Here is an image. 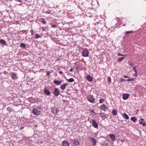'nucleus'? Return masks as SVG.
Instances as JSON below:
<instances>
[{
	"instance_id": "obj_1",
	"label": "nucleus",
	"mask_w": 146,
	"mask_h": 146,
	"mask_svg": "<svg viewBox=\"0 0 146 146\" xmlns=\"http://www.w3.org/2000/svg\"><path fill=\"white\" fill-rule=\"evenodd\" d=\"M89 52L87 48H85L82 52V56L84 57H88L89 56Z\"/></svg>"
},
{
	"instance_id": "obj_2",
	"label": "nucleus",
	"mask_w": 146,
	"mask_h": 146,
	"mask_svg": "<svg viewBox=\"0 0 146 146\" xmlns=\"http://www.w3.org/2000/svg\"><path fill=\"white\" fill-rule=\"evenodd\" d=\"M53 94L55 96L58 97L60 94L58 89L57 88H55Z\"/></svg>"
},
{
	"instance_id": "obj_3",
	"label": "nucleus",
	"mask_w": 146,
	"mask_h": 146,
	"mask_svg": "<svg viewBox=\"0 0 146 146\" xmlns=\"http://www.w3.org/2000/svg\"><path fill=\"white\" fill-rule=\"evenodd\" d=\"M32 112L33 114L36 115H38L40 113V111H38L37 109H33Z\"/></svg>"
},
{
	"instance_id": "obj_4",
	"label": "nucleus",
	"mask_w": 146,
	"mask_h": 146,
	"mask_svg": "<svg viewBox=\"0 0 146 146\" xmlns=\"http://www.w3.org/2000/svg\"><path fill=\"white\" fill-rule=\"evenodd\" d=\"M108 141L106 139L104 141H103L101 143L102 146H107L108 145Z\"/></svg>"
},
{
	"instance_id": "obj_5",
	"label": "nucleus",
	"mask_w": 146,
	"mask_h": 146,
	"mask_svg": "<svg viewBox=\"0 0 146 146\" xmlns=\"http://www.w3.org/2000/svg\"><path fill=\"white\" fill-rule=\"evenodd\" d=\"M88 100L90 102H93L94 101V98L93 96L91 95L88 96L87 98Z\"/></svg>"
},
{
	"instance_id": "obj_6",
	"label": "nucleus",
	"mask_w": 146,
	"mask_h": 146,
	"mask_svg": "<svg viewBox=\"0 0 146 146\" xmlns=\"http://www.w3.org/2000/svg\"><path fill=\"white\" fill-rule=\"evenodd\" d=\"M92 125L95 128H97L98 127L97 123L94 119L92 120Z\"/></svg>"
},
{
	"instance_id": "obj_7",
	"label": "nucleus",
	"mask_w": 146,
	"mask_h": 146,
	"mask_svg": "<svg viewBox=\"0 0 146 146\" xmlns=\"http://www.w3.org/2000/svg\"><path fill=\"white\" fill-rule=\"evenodd\" d=\"M90 139L92 143V144L94 146H95L96 144V140L94 138L91 137H90Z\"/></svg>"
},
{
	"instance_id": "obj_8",
	"label": "nucleus",
	"mask_w": 146,
	"mask_h": 146,
	"mask_svg": "<svg viewBox=\"0 0 146 146\" xmlns=\"http://www.w3.org/2000/svg\"><path fill=\"white\" fill-rule=\"evenodd\" d=\"M101 109L104 111H106L108 109L107 107L104 104H103L100 106Z\"/></svg>"
},
{
	"instance_id": "obj_9",
	"label": "nucleus",
	"mask_w": 146,
	"mask_h": 146,
	"mask_svg": "<svg viewBox=\"0 0 146 146\" xmlns=\"http://www.w3.org/2000/svg\"><path fill=\"white\" fill-rule=\"evenodd\" d=\"M44 94L47 96H49L51 94L50 92L46 88L44 89Z\"/></svg>"
},
{
	"instance_id": "obj_10",
	"label": "nucleus",
	"mask_w": 146,
	"mask_h": 146,
	"mask_svg": "<svg viewBox=\"0 0 146 146\" xmlns=\"http://www.w3.org/2000/svg\"><path fill=\"white\" fill-rule=\"evenodd\" d=\"M11 77L13 80H16L18 78V77L17 76L16 74L13 73H11Z\"/></svg>"
},
{
	"instance_id": "obj_11",
	"label": "nucleus",
	"mask_w": 146,
	"mask_h": 146,
	"mask_svg": "<svg viewBox=\"0 0 146 146\" xmlns=\"http://www.w3.org/2000/svg\"><path fill=\"white\" fill-rule=\"evenodd\" d=\"M68 84L67 83H65L61 85L60 86V88L62 90H64L66 88V86H68Z\"/></svg>"
},
{
	"instance_id": "obj_12",
	"label": "nucleus",
	"mask_w": 146,
	"mask_h": 146,
	"mask_svg": "<svg viewBox=\"0 0 146 146\" xmlns=\"http://www.w3.org/2000/svg\"><path fill=\"white\" fill-rule=\"evenodd\" d=\"M51 111L54 114L58 112L57 109L54 108H51Z\"/></svg>"
},
{
	"instance_id": "obj_13",
	"label": "nucleus",
	"mask_w": 146,
	"mask_h": 146,
	"mask_svg": "<svg viewBox=\"0 0 146 146\" xmlns=\"http://www.w3.org/2000/svg\"><path fill=\"white\" fill-rule=\"evenodd\" d=\"M69 144L67 141H63L62 146H69Z\"/></svg>"
},
{
	"instance_id": "obj_14",
	"label": "nucleus",
	"mask_w": 146,
	"mask_h": 146,
	"mask_svg": "<svg viewBox=\"0 0 146 146\" xmlns=\"http://www.w3.org/2000/svg\"><path fill=\"white\" fill-rule=\"evenodd\" d=\"M86 79L88 81L91 82L92 81V77L90 75H88L86 76Z\"/></svg>"
},
{
	"instance_id": "obj_15",
	"label": "nucleus",
	"mask_w": 146,
	"mask_h": 146,
	"mask_svg": "<svg viewBox=\"0 0 146 146\" xmlns=\"http://www.w3.org/2000/svg\"><path fill=\"white\" fill-rule=\"evenodd\" d=\"M109 136L112 141H114L115 140V136L114 134H110L109 135Z\"/></svg>"
},
{
	"instance_id": "obj_16",
	"label": "nucleus",
	"mask_w": 146,
	"mask_h": 146,
	"mask_svg": "<svg viewBox=\"0 0 146 146\" xmlns=\"http://www.w3.org/2000/svg\"><path fill=\"white\" fill-rule=\"evenodd\" d=\"M129 98V95L127 94H123V98L124 100H126Z\"/></svg>"
},
{
	"instance_id": "obj_17",
	"label": "nucleus",
	"mask_w": 146,
	"mask_h": 146,
	"mask_svg": "<svg viewBox=\"0 0 146 146\" xmlns=\"http://www.w3.org/2000/svg\"><path fill=\"white\" fill-rule=\"evenodd\" d=\"M74 145H75L76 146H77L78 145H79L80 143L79 141L76 139L74 140Z\"/></svg>"
},
{
	"instance_id": "obj_18",
	"label": "nucleus",
	"mask_w": 146,
	"mask_h": 146,
	"mask_svg": "<svg viewBox=\"0 0 146 146\" xmlns=\"http://www.w3.org/2000/svg\"><path fill=\"white\" fill-rule=\"evenodd\" d=\"M0 42L1 44L3 45H5L6 43V42L3 39L0 40Z\"/></svg>"
},
{
	"instance_id": "obj_19",
	"label": "nucleus",
	"mask_w": 146,
	"mask_h": 146,
	"mask_svg": "<svg viewBox=\"0 0 146 146\" xmlns=\"http://www.w3.org/2000/svg\"><path fill=\"white\" fill-rule=\"evenodd\" d=\"M123 116L127 119H129V116L125 113L123 114Z\"/></svg>"
},
{
	"instance_id": "obj_20",
	"label": "nucleus",
	"mask_w": 146,
	"mask_h": 146,
	"mask_svg": "<svg viewBox=\"0 0 146 146\" xmlns=\"http://www.w3.org/2000/svg\"><path fill=\"white\" fill-rule=\"evenodd\" d=\"M20 46L23 48H25L26 47L25 44L23 43H21L20 44Z\"/></svg>"
},
{
	"instance_id": "obj_21",
	"label": "nucleus",
	"mask_w": 146,
	"mask_h": 146,
	"mask_svg": "<svg viewBox=\"0 0 146 146\" xmlns=\"http://www.w3.org/2000/svg\"><path fill=\"white\" fill-rule=\"evenodd\" d=\"M53 83L57 85H60L59 81L56 80H54Z\"/></svg>"
},
{
	"instance_id": "obj_22",
	"label": "nucleus",
	"mask_w": 146,
	"mask_h": 146,
	"mask_svg": "<svg viewBox=\"0 0 146 146\" xmlns=\"http://www.w3.org/2000/svg\"><path fill=\"white\" fill-rule=\"evenodd\" d=\"M7 110L9 112H12L13 111V110L10 107H8L6 108Z\"/></svg>"
},
{
	"instance_id": "obj_23",
	"label": "nucleus",
	"mask_w": 146,
	"mask_h": 146,
	"mask_svg": "<svg viewBox=\"0 0 146 146\" xmlns=\"http://www.w3.org/2000/svg\"><path fill=\"white\" fill-rule=\"evenodd\" d=\"M40 22L41 23H42L44 24H45L46 23V22L45 21L44 18H42L41 19Z\"/></svg>"
},
{
	"instance_id": "obj_24",
	"label": "nucleus",
	"mask_w": 146,
	"mask_h": 146,
	"mask_svg": "<svg viewBox=\"0 0 146 146\" xmlns=\"http://www.w3.org/2000/svg\"><path fill=\"white\" fill-rule=\"evenodd\" d=\"M41 28L42 30L44 31H48V30L47 27H42Z\"/></svg>"
},
{
	"instance_id": "obj_25",
	"label": "nucleus",
	"mask_w": 146,
	"mask_h": 146,
	"mask_svg": "<svg viewBox=\"0 0 146 146\" xmlns=\"http://www.w3.org/2000/svg\"><path fill=\"white\" fill-rule=\"evenodd\" d=\"M131 119L132 121H133L134 122H135L137 120V118L134 117H131Z\"/></svg>"
},
{
	"instance_id": "obj_26",
	"label": "nucleus",
	"mask_w": 146,
	"mask_h": 146,
	"mask_svg": "<svg viewBox=\"0 0 146 146\" xmlns=\"http://www.w3.org/2000/svg\"><path fill=\"white\" fill-rule=\"evenodd\" d=\"M112 113L114 115H116L117 114V111L115 110H113L112 111Z\"/></svg>"
},
{
	"instance_id": "obj_27",
	"label": "nucleus",
	"mask_w": 146,
	"mask_h": 146,
	"mask_svg": "<svg viewBox=\"0 0 146 146\" xmlns=\"http://www.w3.org/2000/svg\"><path fill=\"white\" fill-rule=\"evenodd\" d=\"M68 81L69 82H72L74 81V79L73 78H71L68 79Z\"/></svg>"
},
{
	"instance_id": "obj_28",
	"label": "nucleus",
	"mask_w": 146,
	"mask_h": 146,
	"mask_svg": "<svg viewBox=\"0 0 146 146\" xmlns=\"http://www.w3.org/2000/svg\"><path fill=\"white\" fill-rule=\"evenodd\" d=\"M41 37V36L38 34H36L35 35V39L38 38H40Z\"/></svg>"
},
{
	"instance_id": "obj_29",
	"label": "nucleus",
	"mask_w": 146,
	"mask_h": 146,
	"mask_svg": "<svg viewBox=\"0 0 146 146\" xmlns=\"http://www.w3.org/2000/svg\"><path fill=\"white\" fill-rule=\"evenodd\" d=\"M125 57L124 56V57L119 58L118 59V61L119 62H120L121 61L123 60L125 58Z\"/></svg>"
},
{
	"instance_id": "obj_30",
	"label": "nucleus",
	"mask_w": 146,
	"mask_h": 146,
	"mask_svg": "<svg viewBox=\"0 0 146 146\" xmlns=\"http://www.w3.org/2000/svg\"><path fill=\"white\" fill-rule=\"evenodd\" d=\"M74 64V69H76V70H77L78 69V66L76 64V63H75Z\"/></svg>"
},
{
	"instance_id": "obj_31",
	"label": "nucleus",
	"mask_w": 146,
	"mask_h": 146,
	"mask_svg": "<svg viewBox=\"0 0 146 146\" xmlns=\"http://www.w3.org/2000/svg\"><path fill=\"white\" fill-rule=\"evenodd\" d=\"M108 81L109 84L111 82V78L110 76H108Z\"/></svg>"
},
{
	"instance_id": "obj_32",
	"label": "nucleus",
	"mask_w": 146,
	"mask_h": 146,
	"mask_svg": "<svg viewBox=\"0 0 146 146\" xmlns=\"http://www.w3.org/2000/svg\"><path fill=\"white\" fill-rule=\"evenodd\" d=\"M133 32V31H127V32H125V34H126V35H128L129 33H132Z\"/></svg>"
},
{
	"instance_id": "obj_33",
	"label": "nucleus",
	"mask_w": 146,
	"mask_h": 146,
	"mask_svg": "<svg viewBox=\"0 0 146 146\" xmlns=\"http://www.w3.org/2000/svg\"><path fill=\"white\" fill-rule=\"evenodd\" d=\"M125 81H126V80L122 78L120 79V80L119 81V82H124Z\"/></svg>"
},
{
	"instance_id": "obj_34",
	"label": "nucleus",
	"mask_w": 146,
	"mask_h": 146,
	"mask_svg": "<svg viewBox=\"0 0 146 146\" xmlns=\"http://www.w3.org/2000/svg\"><path fill=\"white\" fill-rule=\"evenodd\" d=\"M117 55L118 56H124L125 57L127 56V55L122 54H120L119 53H118Z\"/></svg>"
},
{
	"instance_id": "obj_35",
	"label": "nucleus",
	"mask_w": 146,
	"mask_h": 146,
	"mask_svg": "<svg viewBox=\"0 0 146 146\" xmlns=\"http://www.w3.org/2000/svg\"><path fill=\"white\" fill-rule=\"evenodd\" d=\"M126 80V81L129 82V81H134V79L129 78L128 79Z\"/></svg>"
},
{
	"instance_id": "obj_36",
	"label": "nucleus",
	"mask_w": 146,
	"mask_h": 146,
	"mask_svg": "<svg viewBox=\"0 0 146 146\" xmlns=\"http://www.w3.org/2000/svg\"><path fill=\"white\" fill-rule=\"evenodd\" d=\"M104 101V99H100L99 100L100 103H102Z\"/></svg>"
},
{
	"instance_id": "obj_37",
	"label": "nucleus",
	"mask_w": 146,
	"mask_h": 146,
	"mask_svg": "<svg viewBox=\"0 0 146 146\" xmlns=\"http://www.w3.org/2000/svg\"><path fill=\"white\" fill-rule=\"evenodd\" d=\"M136 66L135 67H134L133 68V69L134 70V71L135 73H137V71L136 70Z\"/></svg>"
},
{
	"instance_id": "obj_38",
	"label": "nucleus",
	"mask_w": 146,
	"mask_h": 146,
	"mask_svg": "<svg viewBox=\"0 0 146 146\" xmlns=\"http://www.w3.org/2000/svg\"><path fill=\"white\" fill-rule=\"evenodd\" d=\"M128 64H129L131 67H133V63H131L130 62H128Z\"/></svg>"
},
{
	"instance_id": "obj_39",
	"label": "nucleus",
	"mask_w": 146,
	"mask_h": 146,
	"mask_svg": "<svg viewBox=\"0 0 146 146\" xmlns=\"http://www.w3.org/2000/svg\"><path fill=\"white\" fill-rule=\"evenodd\" d=\"M51 27L53 28H55L57 27V26L55 25H51Z\"/></svg>"
},
{
	"instance_id": "obj_40",
	"label": "nucleus",
	"mask_w": 146,
	"mask_h": 146,
	"mask_svg": "<svg viewBox=\"0 0 146 146\" xmlns=\"http://www.w3.org/2000/svg\"><path fill=\"white\" fill-rule=\"evenodd\" d=\"M142 125L143 126L145 127L146 126V123L144 122V123H143V124Z\"/></svg>"
},
{
	"instance_id": "obj_41",
	"label": "nucleus",
	"mask_w": 146,
	"mask_h": 146,
	"mask_svg": "<svg viewBox=\"0 0 146 146\" xmlns=\"http://www.w3.org/2000/svg\"><path fill=\"white\" fill-rule=\"evenodd\" d=\"M91 111L95 115H96V113L94 112L93 110H91Z\"/></svg>"
},
{
	"instance_id": "obj_42",
	"label": "nucleus",
	"mask_w": 146,
	"mask_h": 146,
	"mask_svg": "<svg viewBox=\"0 0 146 146\" xmlns=\"http://www.w3.org/2000/svg\"><path fill=\"white\" fill-rule=\"evenodd\" d=\"M50 74V72L49 71L47 72V73L46 75L48 76Z\"/></svg>"
},
{
	"instance_id": "obj_43",
	"label": "nucleus",
	"mask_w": 146,
	"mask_h": 146,
	"mask_svg": "<svg viewBox=\"0 0 146 146\" xmlns=\"http://www.w3.org/2000/svg\"><path fill=\"white\" fill-rule=\"evenodd\" d=\"M123 77L124 78H129V77L126 75H124L123 76Z\"/></svg>"
},
{
	"instance_id": "obj_44",
	"label": "nucleus",
	"mask_w": 146,
	"mask_h": 146,
	"mask_svg": "<svg viewBox=\"0 0 146 146\" xmlns=\"http://www.w3.org/2000/svg\"><path fill=\"white\" fill-rule=\"evenodd\" d=\"M137 73H135V74L134 75V76L137 77Z\"/></svg>"
},
{
	"instance_id": "obj_45",
	"label": "nucleus",
	"mask_w": 146,
	"mask_h": 146,
	"mask_svg": "<svg viewBox=\"0 0 146 146\" xmlns=\"http://www.w3.org/2000/svg\"><path fill=\"white\" fill-rule=\"evenodd\" d=\"M31 32L32 35H33V30H31Z\"/></svg>"
},
{
	"instance_id": "obj_46",
	"label": "nucleus",
	"mask_w": 146,
	"mask_h": 146,
	"mask_svg": "<svg viewBox=\"0 0 146 146\" xmlns=\"http://www.w3.org/2000/svg\"><path fill=\"white\" fill-rule=\"evenodd\" d=\"M139 123L141 124V125L143 124V123H142L141 121H139Z\"/></svg>"
},
{
	"instance_id": "obj_47",
	"label": "nucleus",
	"mask_w": 146,
	"mask_h": 146,
	"mask_svg": "<svg viewBox=\"0 0 146 146\" xmlns=\"http://www.w3.org/2000/svg\"><path fill=\"white\" fill-rule=\"evenodd\" d=\"M60 84L62 82V80L59 81Z\"/></svg>"
},
{
	"instance_id": "obj_48",
	"label": "nucleus",
	"mask_w": 146,
	"mask_h": 146,
	"mask_svg": "<svg viewBox=\"0 0 146 146\" xmlns=\"http://www.w3.org/2000/svg\"><path fill=\"white\" fill-rule=\"evenodd\" d=\"M73 69L72 68H71L70 70V71L71 72H72L73 71Z\"/></svg>"
},
{
	"instance_id": "obj_49",
	"label": "nucleus",
	"mask_w": 146,
	"mask_h": 146,
	"mask_svg": "<svg viewBox=\"0 0 146 146\" xmlns=\"http://www.w3.org/2000/svg\"><path fill=\"white\" fill-rule=\"evenodd\" d=\"M18 1L20 3H21L22 2V1L21 0H18Z\"/></svg>"
},
{
	"instance_id": "obj_50",
	"label": "nucleus",
	"mask_w": 146,
	"mask_h": 146,
	"mask_svg": "<svg viewBox=\"0 0 146 146\" xmlns=\"http://www.w3.org/2000/svg\"><path fill=\"white\" fill-rule=\"evenodd\" d=\"M59 73V74H61L63 73V72L62 71H60Z\"/></svg>"
},
{
	"instance_id": "obj_51",
	"label": "nucleus",
	"mask_w": 146,
	"mask_h": 146,
	"mask_svg": "<svg viewBox=\"0 0 146 146\" xmlns=\"http://www.w3.org/2000/svg\"><path fill=\"white\" fill-rule=\"evenodd\" d=\"M140 120H141V121H144V119L142 118H141L140 119Z\"/></svg>"
},
{
	"instance_id": "obj_52",
	"label": "nucleus",
	"mask_w": 146,
	"mask_h": 146,
	"mask_svg": "<svg viewBox=\"0 0 146 146\" xmlns=\"http://www.w3.org/2000/svg\"><path fill=\"white\" fill-rule=\"evenodd\" d=\"M24 128V127H21V128H20V130H21L22 129H23Z\"/></svg>"
},
{
	"instance_id": "obj_53",
	"label": "nucleus",
	"mask_w": 146,
	"mask_h": 146,
	"mask_svg": "<svg viewBox=\"0 0 146 146\" xmlns=\"http://www.w3.org/2000/svg\"><path fill=\"white\" fill-rule=\"evenodd\" d=\"M136 111H139V110H137Z\"/></svg>"
},
{
	"instance_id": "obj_54",
	"label": "nucleus",
	"mask_w": 146,
	"mask_h": 146,
	"mask_svg": "<svg viewBox=\"0 0 146 146\" xmlns=\"http://www.w3.org/2000/svg\"><path fill=\"white\" fill-rule=\"evenodd\" d=\"M145 86H146V84H145Z\"/></svg>"
}]
</instances>
